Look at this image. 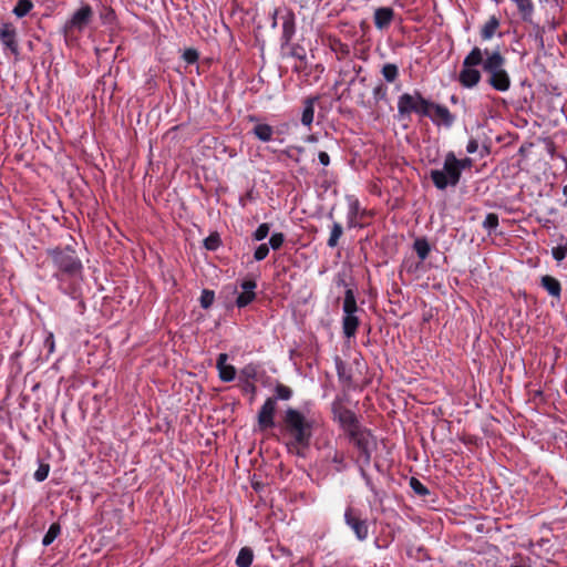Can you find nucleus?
I'll list each match as a JSON object with an SVG mask.
<instances>
[{"label": "nucleus", "instance_id": "obj_1", "mask_svg": "<svg viewBox=\"0 0 567 567\" xmlns=\"http://www.w3.org/2000/svg\"><path fill=\"white\" fill-rule=\"evenodd\" d=\"M482 65L486 75L487 84L497 92H507L511 89L512 80L506 70V59L497 50H482L474 47L464 58L462 70L458 74V82L466 89L475 87L481 79L482 73L476 66Z\"/></svg>", "mask_w": 567, "mask_h": 567}, {"label": "nucleus", "instance_id": "obj_2", "mask_svg": "<svg viewBox=\"0 0 567 567\" xmlns=\"http://www.w3.org/2000/svg\"><path fill=\"white\" fill-rule=\"evenodd\" d=\"M333 420H336L340 427L348 436L350 443L358 451V465H370L372 453L377 449V439L372 432L362 426L358 416L353 411L343 406L341 403L333 402L332 404Z\"/></svg>", "mask_w": 567, "mask_h": 567}, {"label": "nucleus", "instance_id": "obj_3", "mask_svg": "<svg viewBox=\"0 0 567 567\" xmlns=\"http://www.w3.org/2000/svg\"><path fill=\"white\" fill-rule=\"evenodd\" d=\"M47 254L55 269L53 277L58 280L61 292L73 300H80L82 292L75 279L81 277L83 265L75 249L71 246L55 247L48 249Z\"/></svg>", "mask_w": 567, "mask_h": 567}, {"label": "nucleus", "instance_id": "obj_4", "mask_svg": "<svg viewBox=\"0 0 567 567\" xmlns=\"http://www.w3.org/2000/svg\"><path fill=\"white\" fill-rule=\"evenodd\" d=\"M313 420L297 409L288 408L282 419V431L289 437V450L308 447L313 433Z\"/></svg>", "mask_w": 567, "mask_h": 567}, {"label": "nucleus", "instance_id": "obj_5", "mask_svg": "<svg viewBox=\"0 0 567 567\" xmlns=\"http://www.w3.org/2000/svg\"><path fill=\"white\" fill-rule=\"evenodd\" d=\"M456 164L457 157L453 152H449L445 154L443 168L430 172V177L437 189L444 190L449 186L455 187L460 183L461 175Z\"/></svg>", "mask_w": 567, "mask_h": 567}, {"label": "nucleus", "instance_id": "obj_6", "mask_svg": "<svg viewBox=\"0 0 567 567\" xmlns=\"http://www.w3.org/2000/svg\"><path fill=\"white\" fill-rule=\"evenodd\" d=\"M431 106L432 101L425 99L419 91H414L413 94L403 93L398 99V113L400 116H410L412 113H415L425 117L430 115Z\"/></svg>", "mask_w": 567, "mask_h": 567}, {"label": "nucleus", "instance_id": "obj_7", "mask_svg": "<svg viewBox=\"0 0 567 567\" xmlns=\"http://www.w3.org/2000/svg\"><path fill=\"white\" fill-rule=\"evenodd\" d=\"M94 11L87 3H83L76 9L70 19L62 27V33L65 38L72 37L75 32H82L93 20Z\"/></svg>", "mask_w": 567, "mask_h": 567}, {"label": "nucleus", "instance_id": "obj_8", "mask_svg": "<svg viewBox=\"0 0 567 567\" xmlns=\"http://www.w3.org/2000/svg\"><path fill=\"white\" fill-rule=\"evenodd\" d=\"M344 523L353 532L359 542H364L369 537V523L359 509L354 507H347L344 511Z\"/></svg>", "mask_w": 567, "mask_h": 567}, {"label": "nucleus", "instance_id": "obj_9", "mask_svg": "<svg viewBox=\"0 0 567 567\" xmlns=\"http://www.w3.org/2000/svg\"><path fill=\"white\" fill-rule=\"evenodd\" d=\"M425 117H429L434 125H443L447 128H450L455 122V116L445 105L434 102H432V106L430 107V115H426Z\"/></svg>", "mask_w": 567, "mask_h": 567}, {"label": "nucleus", "instance_id": "obj_10", "mask_svg": "<svg viewBox=\"0 0 567 567\" xmlns=\"http://www.w3.org/2000/svg\"><path fill=\"white\" fill-rule=\"evenodd\" d=\"M0 42L12 54H19V44L17 40V30L10 22H2L0 25Z\"/></svg>", "mask_w": 567, "mask_h": 567}, {"label": "nucleus", "instance_id": "obj_11", "mask_svg": "<svg viewBox=\"0 0 567 567\" xmlns=\"http://www.w3.org/2000/svg\"><path fill=\"white\" fill-rule=\"evenodd\" d=\"M277 409L276 399L268 398L258 412V424L260 429L267 430L275 425L274 416Z\"/></svg>", "mask_w": 567, "mask_h": 567}, {"label": "nucleus", "instance_id": "obj_12", "mask_svg": "<svg viewBox=\"0 0 567 567\" xmlns=\"http://www.w3.org/2000/svg\"><path fill=\"white\" fill-rule=\"evenodd\" d=\"M241 292L236 298V306L241 309L256 299L257 282L255 279H245L240 282Z\"/></svg>", "mask_w": 567, "mask_h": 567}, {"label": "nucleus", "instance_id": "obj_13", "mask_svg": "<svg viewBox=\"0 0 567 567\" xmlns=\"http://www.w3.org/2000/svg\"><path fill=\"white\" fill-rule=\"evenodd\" d=\"M280 18L282 20L281 41L282 44H288L292 40L296 32L295 13L291 10L285 9Z\"/></svg>", "mask_w": 567, "mask_h": 567}, {"label": "nucleus", "instance_id": "obj_14", "mask_svg": "<svg viewBox=\"0 0 567 567\" xmlns=\"http://www.w3.org/2000/svg\"><path fill=\"white\" fill-rule=\"evenodd\" d=\"M348 213H347V226L348 228H355L359 226L358 218L362 217L364 209L361 208L360 202L354 196L348 198Z\"/></svg>", "mask_w": 567, "mask_h": 567}, {"label": "nucleus", "instance_id": "obj_15", "mask_svg": "<svg viewBox=\"0 0 567 567\" xmlns=\"http://www.w3.org/2000/svg\"><path fill=\"white\" fill-rule=\"evenodd\" d=\"M228 355L220 353L217 358L216 368L218 375L223 382H231L236 377V369L234 365L227 363Z\"/></svg>", "mask_w": 567, "mask_h": 567}, {"label": "nucleus", "instance_id": "obj_16", "mask_svg": "<svg viewBox=\"0 0 567 567\" xmlns=\"http://www.w3.org/2000/svg\"><path fill=\"white\" fill-rule=\"evenodd\" d=\"M394 18V11L390 7H381L374 11V25L379 30L386 29Z\"/></svg>", "mask_w": 567, "mask_h": 567}, {"label": "nucleus", "instance_id": "obj_17", "mask_svg": "<svg viewBox=\"0 0 567 567\" xmlns=\"http://www.w3.org/2000/svg\"><path fill=\"white\" fill-rule=\"evenodd\" d=\"M319 102V96H309L302 102L301 123L310 127L313 123L315 106Z\"/></svg>", "mask_w": 567, "mask_h": 567}, {"label": "nucleus", "instance_id": "obj_18", "mask_svg": "<svg viewBox=\"0 0 567 567\" xmlns=\"http://www.w3.org/2000/svg\"><path fill=\"white\" fill-rule=\"evenodd\" d=\"M540 285L551 297L560 299L561 285L556 278L545 275L540 279Z\"/></svg>", "mask_w": 567, "mask_h": 567}, {"label": "nucleus", "instance_id": "obj_19", "mask_svg": "<svg viewBox=\"0 0 567 567\" xmlns=\"http://www.w3.org/2000/svg\"><path fill=\"white\" fill-rule=\"evenodd\" d=\"M501 25L499 19L496 16H491L488 20L481 28V38L484 41L491 40L497 32Z\"/></svg>", "mask_w": 567, "mask_h": 567}, {"label": "nucleus", "instance_id": "obj_20", "mask_svg": "<svg viewBox=\"0 0 567 567\" xmlns=\"http://www.w3.org/2000/svg\"><path fill=\"white\" fill-rule=\"evenodd\" d=\"M360 320L355 315H343L342 318V330L347 338L355 336Z\"/></svg>", "mask_w": 567, "mask_h": 567}, {"label": "nucleus", "instance_id": "obj_21", "mask_svg": "<svg viewBox=\"0 0 567 567\" xmlns=\"http://www.w3.org/2000/svg\"><path fill=\"white\" fill-rule=\"evenodd\" d=\"M252 134L261 142H269L272 140L274 128L266 123H257L252 128Z\"/></svg>", "mask_w": 567, "mask_h": 567}, {"label": "nucleus", "instance_id": "obj_22", "mask_svg": "<svg viewBox=\"0 0 567 567\" xmlns=\"http://www.w3.org/2000/svg\"><path fill=\"white\" fill-rule=\"evenodd\" d=\"M342 310L343 315H355L358 311L354 291L351 288H348L344 292Z\"/></svg>", "mask_w": 567, "mask_h": 567}, {"label": "nucleus", "instance_id": "obj_23", "mask_svg": "<svg viewBox=\"0 0 567 567\" xmlns=\"http://www.w3.org/2000/svg\"><path fill=\"white\" fill-rule=\"evenodd\" d=\"M516 3L517 9L524 21L529 22L534 13V4L532 0H512Z\"/></svg>", "mask_w": 567, "mask_h": 567}, {"label": "nucleus", "instance_id": "obj_24", "mask_svg": "<svg viewBox=\"0 0 567 567\" xmlns=\"http://www.w3.org/2000/svg\"><path fill=\"white\" fill-rule=\"evenodd\" d=\"M413 249L415 250L416 255L419 256L421 261H424L431 251V246L426 238L421 237L416 238L413 244Z\"/></svg>", "mask_w": 567, "mask_h": 567}, {"label": "nucleus", "instance_id": "obj_25", "mask_svg": "<svg viewBox=\"0 0 567 567\" xmlns=\"http://www.w3.org/2000/svg\"><path fill=\"white\" fill-rule=\"evenodd\" d=\"M343 235V228L340 223L333 221L330 230V236L327 240L329 248H336L339 244L341 236Z\"/></svg>", "mask_w": 567, "mask_h": 567}, {"label": "nucleus", "instance_id": "obj_26", "mask_svg": "<svg viewBox=\"0 0 567 567\" xmlns=\"http://www.w3.org/2000/svg\"><path fill=\"white\" fill-rule=\"evenodd\" d=\"M381 74L388 83H393L398 80L400 71L396 64L385 63L381 69Z\"/></svg>", "mask_w": 567, "mask_h": 567}, {"label": "nucleus", "instance_id": "obj_27", "mask_svg": "<svg viewBox=\"0 0 567 567\" xmlns=\"http://www.w3.org/2000/svg\"><path fill=\"white\" fill-rule=\"evenodd\" d=\"M254 560V553L249 547H243L236 558L237 567H250Z\"/></svg>", "mask_w": 567, "mask_h": 567}, {"label": "nucleus", "instance_id": "obj_28", "mask_svg": "<svg viewBox=\"0 0 567 567\" xmlns=\"http://www.w3.org/2000/svg\"><path fill=\"white\" fill-rule=\"evenodd\" d=\"M33 9V2L31 0H19L13 8L12 12L18 18L25 17Z\"/></svg>", "mask_w": 567, "mask_h": 567}, {"label": "nucleus", "instance_id": "obj_29", "mask_svg": "<svg viewBox=\"0 0 567 567\" xmlns=\"http://www.w3.org/2000/svg\"><path fill=\"white\" fill-rule=\"evenodd\" d=\"M60 532H61V527L59 524L53 523L52 525H50L48 532L43 536L42 545L43 546L51 545L54 542V539L60 535Z\"/></svg>", "mask_w": 567, "mask_h": 567}, {"label": "nucleus", "instance_id": "obj_30", "mask_svg": "<svg viewBox=\"0 0 567 567\" xmlns=\"http://www.w3.org/2000/svg\"><path fill=\"white\" fill-rule=\"evenodd\" d=\"M409 484H410V487L412 488V491L419 496L424 497L430 494L429 488L416 477H411Z\"/></svg>", "mask_w": 567, "mask_h": 567}, {"label": "nucleus", "instance_id": "obj_31", "mask_svg": "<svg viewBox=\"0 0 567 567\" xmlns=\"http://www.w3.org/2000/svg\"><path fill=\"white\" fill-rule=\"evenodd\" d=\"M330 460L336 465L334 470L337 472H343L348 466L346 463L344 453H342V452L334 451L332 456L330 457Z\"/></svg>", "mask_w": 567, "mask_h": 567}, {"label": "nucleus", "instance_id": "obj_32", "mask_svg": "<svg viewBox=\"0 0 567 567\" xmlns=\"http://www.w3.org/2000/svg\"><path fill=\"white\" fill-rule=\"evenodd\" d=\"M482 225L488 233L495 231L498 227V216L494 213L487 214Z\"/></svg>", "mask_w": 567, "mask_h": 567}, {"label": "nucleus", "instance_id": "obj_33", "mask_svg": "<svg viewBox=\"0 0 567 567\" xmlns=\"http://www.w3.org/2000/svg\"><path fill=\"white\" fill-rule=\"evenodd\" d=\"M367 466L368 465H363V464L359 465L360 475H361L362 480L364 481L367 487L371 491V493H373V495L375 497H378L379 492H378L375 485L373 484L371 477L369 476V474L365 471Z\"/></svg>", "mask_w": 567, "mask_h": 567}, {"label": "nucleus", "instance_id": "obj_34", "mask_svg": "<svg viewBox=\"0 0 567 567\" xmlns=\"http://www.w3.org/2000/svg\"><path fill=\"white\" fill-rule=\"evenodd\" d=\"M215 300V292L213 290L204 289L202 291L199 302L200 307L204 309H208Z\"/></svg>", "mask_w": 567, "mask_h": 567}, {"label": "nucleus", "instance_id": "obj_35", "mask_svg": "<svg viewBox=\"0 0 567 567\" xmlns=\"http://www.w3.org/2000/svg\"><path fill=\"white\" fill-rule=\"evenodd\" d=\"M269 231H270V225L267 223H262L252 233V239L256 241H261L268 236Z\"/></svg>", "mask_w": 567, "mask_h": 567}, {"label": "nucleus", "instance_id": "obj_36", "mask_svg": "<svg viewBox=\"0 0 567 567\" xmlns=\"http://www.w3.org/2000/svg\"><path fill=\"white\" fill-rule=\"evenodd\" d=\"M240 378L245 379L246 382L255 380L257 378V367L254 364H247L240 370Z\"/></svg>", "mask_w": 567, "mask_h": 567}, {"label": "nucleus", "instance_id": "obj_37", "mask_svg": "<svg viewBox=\"0 0 567 567\" xmlns=\"http://www.w3.org/2000/svg\"><path fill=\"white\" fill-rule=\"evenodd\" d=\"M285 239L286 237L282 233H274L269 238L268 246L274 250H278L284 245Z\"/></svg>", "mask_w": 567, "mask_h": 567}, {"label": "nucleus", "instance_id": "obj_38", "mask_svg": "<svg viewBox=\"0 0 567 567\" xmlns=\"http://www.w3.org/2000/svg\"><path fill=\"white\" fill-rule=\"evenodd\" d=\"M553 258L560 264L567 256V241L551 249Z\"/></svg>", "mask_w": 567, "mask_h": 567}, {"label": "nucleus", "instance_id": "obj_39", "mask_svg": "<svg viewBox=\"0 0 567 567\" xmlns=\"http://www.w3.org/2000/svg\"><path fill=\"white\" fill-rule=\"evenodd\" d=\"M275 392H276V396L274 399H276V401L277 400H289L292 395L291 389L284 384H278L275 389Z\"/></svg>", "mask_w": 567, "mask_h": 567}, {"label": "nucleus", "instance_id": "obj_40", "mask_svg": "<svg viewBox=\"0 0 567 567\" xmlns=\"http://www.w3.org/2000/svg\"><path fill=\"white\" fill-rule=\"evenodd\" d=\"M269 254V246L267 244H260L254 251V259L256 261L264 260Z\"/></svg>", "mask_w": 567, "mask_h": 567}, {"label": "nucleus", "instance_id": "obj_41", "mask_svg": "<svg viewBox=\"0 0 567 567\" xmlns=\"http://www.w3.org/2000/svg\"><path fill=\"white\" fill-rule=\"evenodd\" d=\"M204 245H205L206 249H208V250H216L219 247V245H220V240H219L218 235H210V236H208L204 240Z\"/></svg>", "mask_w": 567, "mask_h": 567}, {"label": "nucleus", "instance_id": "obj_42", "mask_svg": "<svg viewBox=\"0 0 567 567\" xmlns=\"http://www.w3.org/2000/svg\"><path fill=\"white\" fill-rule=\"evenodd\" d=\"M186 63L193 64L198 60V52L195 49H186L183 53Z\"/></svg>", "mask_w": 567, "mask_h": 567}, {"label": "nucleus", "instance_id": "obj_43", "mask_svg": "<svg viewBox=\"0 0 567 567\" xmlns=\"http://www.w3.org/2000/svg\"><path fill=\"white\" fill-rule=\"evenodd\" d=\"M373 97L375 101H382L386 99V87L382 84H378L373 89Z\"/></svg>", "mask_w": 567, "mask_h": 567}, {"label": "nucleus", "instance_id": "obj_44", "mask_svg": "<svg viewBox=\"0 0 567 567\" xmlns=\"http://www.w3.org/2000/svg\"><path fill=\"white\" fill-rule=\"evenodd\" d=\"M48 474H49V466H43L41 465L34 473V478L35 481L38 482H43L47 477H48Z\"/></svg>", "mask_w": 567, "mask_h": 567}, {"label": "nucleus", "instance_id": "obj_45", "mask_svg": "<svg viewBox=\"0 0 567 567\" xmlns=\"http://www.w3.org/2000/svg\"><path fill=\"white\" fill-rule=\"evenodd\" d=\"M456 166L458 167V171H460V175L462 176V172L466 168H471L473 166V159L470 158V157H465V158H462V159H458L457 158V164Z\"/></svg>", "mask_w": 567, "mask_h": 567}, {"label": "nucleus", "instance_id": "obj_46", "mask_svg": "<svg viewBox=\"0 0 567 567\" xmlns=\"http://www.w3.org/2000/svg\"><path fill=\"white\" fill-rule=\"evenodd\" d=\"M478 150V142L475 138H471L466 145V152L474 154Z\"/></svg>", "mask_w": 567, "mask_h": 567}, {"label": "nucleus", "instance_id": "obj_47", "mask_svg": "<svg viewBox=\"0 0 567 567\" xmlns=\"http://www.w3.org/2000/svg\"><path fill=\"white\" fill-rule=\"evenodd\" d=\"M318 159H319V163L323 166L330 165V156L327 152H323V151L319 152Z\"/></svg>", "mask_w": 567, "mask_h": 567}, {"label": "nucleus", "instance_id": "obj_48", "mask_svg": "<svg viewBox=\"0 0 567 567\" xmlns=\"http://www.w3.org/2000/svg\"><path fill=\"white\" fill-rule=\"evenodd\" d=\"M45 346L49 348L50 352H53V350H54V340H53V334L52 333H50L48 336V338L45 339Z\"/></svg>", "mask_w": 567, "mask_h": 567}, {"label": "nucleus", "instance_id": "obj_49", "mask_svg": "<svg viewBox=\"0 0 567 567\" xmlns=\"http://www.w3.org/2000/svg\"><path fill=\"white\" fill-rule=\"evenodd\" d=\"M252 198V193L248 192L245 196L239 198V205L241 207H246L248 199Z\"/></svg>", "mask_w": 567, "mask_h": 567}, {"label": "nucleus", "instance_id": "obj_50", "mask_svg": "<svg viewBox=\"0 0 567 567\" xmlns=\"http://www.w3.org/2000/svg\"><path fill=\"white\" fill-rule=\"evenodd\" d=\"M282 12H284V11L275 10V12H274V19H272V24H271V27H272V28H276V27H277V19H276L277 14H282Z\"/></svg>", "mask_w": 567, "mask_h": 567}, {"label": "nucleus", "instance_id": "obj_51", "mask_svg": "<svg viewBox=\"0 0 567 567\" xmlns=\"http://www.w3.org/2000/svg\"><path fill=\"white\" fill-rule=\"evenodd\" d=\"M318 141V137L316 135H309L306 137V142L308 143H316Z\"/></svg>", "mask_w": 567, "mask_h": 567}, {"label": "nucleus", "instance_id": "obj_52", "mask_svg": "<svg viewBox=\"0 0 567 567\" xmlns=\"http://www.w3.org/2000/svg\"><path fill=\"white\" fill-rule=\"evenodd\" d=\"M563 195L565 196L564 206L567 207V185L563 186Z\"/></svg>", "mask_w": 567, "mask_h": 567}, {"label": "nucleus", "instance_id": "obj_53", "mask_svg": "<svg viewBox=\"0 0 567 567\" xmlns=\"http://www.w3.org/2000/svg\"><path fill=\"white\" fill-rule=\"evenodd\" d=\"M247 389H248V391H252L254 392L256 388H255V385L252 383L247 382Z\"/></svg>", "mask_w": 567, "mask_h": 567}, {"label": "nucleus", "instance_id": "obj_54", "mask_svg": "<svg viewBox=\"0 0 567 567\" xmlns=\"http://www.w3.org/2000/svg\"><path fill=\"white\" fill-rule=\"evenodd\" d=\"M327 217H328L329 219L333 220V213H332V212H329V213H328V215H327Z\"/></svg>", "mask_w": 567, "mask_h": 567}, {"label": "nucleus", "instance_id": "obj_55", "mask_svg": "<svg viewBox=\"0 0 567 567\" xmlns=\"http://www.w3.org/2000/svg\"><path fill=\"white\" fill-rule=\"evenodd\" d=\"M296 150L298 151V153H302L303 152L302 147H296Z\"/></svg>", "mask_w": 567, "mask_h": 567}, {"label": "nucleus", "instance_id": "obj_56", "mask_svg": "<svg viewBox=\"0 0 567 567\" xmlns=\"http://www.w3.org/2000/svg\"><path fill=\"white\" fill-rule=\"evenodd\" d=\"M79 306H80L81 308H84V303H83V301H81V300H80Z\"/></svg>", "mask_w": 567, "mask_h": 567}, {"label": "nucleus", "instance_id": "obj_57", "mask_svg": "<svg viewBox=\"0 0 567 567\" xmlns=\"http://www.w3.org/2000/svg\"><path fill=\"white\" fill-rule=\"evenodd\" d=\"M511 567H526V566H522V565H512Z\"/></svg>", "mask_w": 567, "mask_h": 567}, {"label": "nucleus", "instance_id": "obj_58", "mask_svg": "<svg viewBox=\"0 0 567 567\" xmlns=\"http://www.w3.org/2000/svg\"><path fill=\"white\" fill-rule=\"evenodd\" d=\"M408 270H409V271H413L412 266H408Z\"/></svg>", "mask_w": 567, "mask_h": 567}]
</instances>
